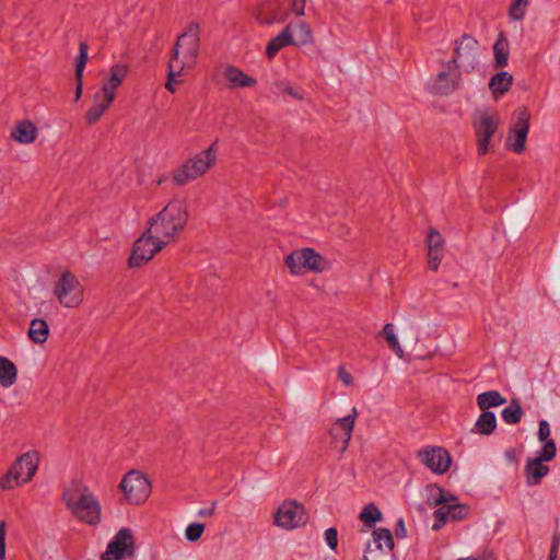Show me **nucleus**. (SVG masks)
I'll list each match as a JSON object with an SVG mask.
<instances>
[{
	"label": "nucleus",
	"mask_w": 560,
	"mask_h": 560,
	"mask_svg": "<svg viewBox=\"0 0 560 560\" xmlns=\"http://www.w3.org/2000/svg\"><path fill=\"white\" fill-rule=\"evenodd\" d=\"M217 505H218V501H213V502L211 503V506H210V508H203V509H200V510L198 511V515H199L200 517H206V516H211V515H213V514H214V511H215V509H217Z\"/></svg>",
	"instance_id": "nucleus-55"
},
{
	"label": "nucleus",
	"mask_w": 560,
	"mask_h": 560,
	"mask_svg": "<svg viewBox=\"0 0 560 560\" xmlns=\"http://www.w3.org/2000/svg\"><path fill=\"white\" fill-rule=\"evenodd\" d=\"M504 456L509 463L513 464L515 467L518 466V454L515 448L506 450Z\"/></svg>",
	"instance_id": "nucleus-54"
},
{
	"label": "nucleus",
	"mask_w": 560,
	"mask_h": 560,
	"mask_svg": "<svg viewBox=\"0 0 560 560\" xmlns=\"http://www.w3.org/2000/svg\"><path fill=\"white\" fill-rule=\"evenodd\" d=\"M290 5H291L292 12L295 15H298V16L304 15L306 0H290Z\"/></svg>",
	"instance_id": "nucleus-49"
},
{
	"label": "nucleus",
	"mask_w": 560,
	"mask_h": 560,
	"mask_svg": "<svg viewBox=\"0 0 560 560\" xmlns=\"http://www.w3.org/2000/svg\"><path fill=\"white\" fill-rule=\"evenodd\" d=\"M559 546H560V537L558 535H555L552 537V544H551V548H550L549 559L548 560H557Z\"/></svg>",
	"instance_id": "nucleus-52"
},
{
	"label": "nucleus",
	"mask_w": 560,
	"mask_h": 560,
	"mask_svg": "<svg viewBox=\"0 0 560 560\" xmlns=\"http://www.w3.org/2000/svg\"><path fill=\"white\" fill-rule=\"evenodd\" d=\"M224 78L229 82L230 89L252 88L257 84V80L246 74L243 70L234 66H226Z\"/></svg>",
	"instance_id": "nucleus-21"
},
{
	"label": "nucleus",
	"mask_w": 560,
	"mask_h": 560,
	"mask_svg": "<svg viewBox=\"0 0 560 560\" xmlns=\"http://www.w3.org/2000/svg\"><path fill=\"white\" fill-rule=\"evenodd\" d=\"M338 377L347 386H351L353 383L352 375L342 365L338 368Z\"/></svg>",
	"instance_id": "nucleus-50"
},
{
	"label": "nucleus",
	"mask_w": 560,
	"mask_h": 560,
	"mask_svg": "<svg viewBox=\"0 0 560 560\" xmlns=\"http://www.w3.org/2000/svg\"><path fill=\"white\" fill-rule=\"evenodd\" d=\"M218 139L209 148L197 153L187 160L180 167L173 172V182L178 186H184L202 175H205L217 162Z\"/></svg>",
	"instance_id": "nucleus-3"
},
{
	"label": "nucleus",
	"mask_w": 560,
	"mask_h": 560,
	"mask_svg": "<svg viewBox=\"0 0 560 560\" xmlns=\"http://www.w3.org/2000/svg\"><path fill=\"white\" fill-rule=\"evenodd\" d=\"M515 117L505 139V148L515 153H522L525 148V107L517 108Z\"/></svg>",
	"instance_id": "nucleus-15"
},
{
	"label": "nucleus",
	"mask_w": 560,
	"mask_h": 560,
	"mask_svg": "<svg viewBox=\"0 0 560 560\" xmlns=\"http://www.w3.org/2000/svg\"><path fill=\"white\" fill-rule=\"evenodd\" d=\"M0 560H5V523H0Z\"/></svg>",
	"instance_id": "nucleus-51"
},
{
	"label": "nucleus",
	"mask_w": 560,
	"mask_h": 560,
	"mask_svg": "<svg viewBox=\"0 0 560 560\" xmlns=\"http://www.w3.org/2000/svg\"><path fill=\"white\" fill-rule=\"evenodd\" d=\"M431 495L428 498V504L431 506L445 505L447 503L446 494L443 488L431 486Z\"/></svg>",
	"instance_id": "nucleus-40"
},
{
	"label": "nucleus",
	"mask_w": 560,
	"mask_h": 560,
	"mask_svg": "<svg viewBox=\"0 0 560 560\" xmlns=\"http://www.w3.org/2000/svg\"><path fill=\"white\" fill-rule=\"evenodd\" d=\"M386 341L388 342L389 347L392 348V350L399 357V358H402L404 357V351L399 345V341L395 335V331H394V325L390 324V323H387L384 327H383V330H382Z\"/></svg>",
	"instance_id": "nucleus-38"
},
{
	"label": "nucleus",
	"mask_w": 560,
	"mask_h": 560,
	"mask_svg": "<svg viewBox=\"0 0 560 560\" xmlns=\"http://www.w3.org/2000/svg\"><path fill=\"white\" fill-rule=\"evenodd\" d=\"M89 57V46L85 42H81L79 46V56L75 60V96L74 101L78 102L82 95L83 90V72Z\"/></svg>",
	"instance_id": "nucleus-24"
},
{
	"label": "nucleus",
	"mask_w": 560,
	"mask_h": 560,
	"mask_svg": "<svg viewBox=\"0 0 560 560\" xmlns=\"http://www.w3.org/2000/svg\"><path fill=\"white\" fill-rule=\"evenodd\" d=\"M359 517L368 526H373L377 522L381 521L382 513H381L380 509L374 503H370L363 508Z\"/></svg>",
	"instance_id": "nucleus-36"
},
{
	"label": "nucleus",
	"mask_w": 560,
	"mask_h": 560,
	"mask_svg": "<svg viewBox=\"0 0 560 560\" xmlns=\"http://www.w3.org/2000/svg\"><path fill=\"white\" fill-rule=\"evenodd\" d=\"M362 560H369L368 556H366V555H364V556H363V558H362Z\"/></svg>",
	"instance_id": "nucleus-60"
},
{
	"label": "nucleus",
	"mask_w": 560,
	"mask_h": 560,
	"mask_svg": "<svg viewBox=\"0 0 560 560\" xmlns=\"http://www.w3.org/2000/svg\"><path fill=\"white\" fill-rule=\"evenodd\" d=\"M525 15V0H513L510 10L509 16L512 20L521 21Z\"/></svg>",
	"instance_id": "nucleus-43"
},
{
	"label": "nucleus",
	"mask_w": 560,
	"mask_h": 560,
	"mask_svg": "<svg viewBox=\"0 0 560 560\" xmlns=\"http://www.w3.org/2000/svg\"><path fill=\"white\" fill-rule=\"evenodd\" d=\"M303 257H304V248L291 253L285 258V265L290 269L291 273L303 275L305 272V264H304Z\"/></svg>",
	"instance_id": "nucleus-34"
},
{
	"label": "nucleus",
	"mask_w": 560,
	"mask_h": 560,
	"mask_svg": "<svg viewBox=\"0 0 560 560\" xmlns=\"http://www.w3.org/2000/svg\"><path fill=\"white\" fill-rule=\"evenodd\" d=\"M174 80H175V77H170V73L167 74V81L165 83V88L170 91V92H175V88H174Z\"/></svg>",
	"instance_id": "nucleus-56"
},
{
	"label": "nucleus",
	"mask_w": 560,
	"mask_h": 560,
	"mask_svg": "<svg viewBox=\"0 0 560 560\" xmlns=\"http://www.w3.org/2000/svg\"><path fill=\"white\" fill-rule=\"evenodd\" d=\"M417 457L428 469L439 475L446 472L452 463L448 451L442 446H427L418 451Z\"/></svg>",
	"instance_id": "nucleus-13"
},
{
	"label": "nucleus",
	"mask_w": 560,
	"mask_h": 560,
	"mask_svg": "<svg viewBox=\"0 0 560 560\" xmlns=\"http://www.w3.org/2000/svg\"><path fill=\"white\" fill-rule=\"evenodd\" d=\"M136 553L135 538L129 528H120L113 540L107 545L101 560H124L132 558Z\"/></svg>",
	"instance_id": "nucleus-10"
},
{
	"label": "nucleus",
	"mask_w": 560,
	"mask_h": 560,
	"mask_svg": "<svg viewBox=\"0 0 560 560\" xmlns=\"http://www.w3.org/2000/svg\"><path fill=\"white\" fill-rule=\"evenodd\" d=\"M188 61L196 62L199 52V25L191 23L186 32L178 36L174 47Z\"/></svg>",
	"instance_id": "nucleus-14"
},
{
	"label": "nucleus",
	"mask_w": 560,
	"mask_h": 560,
	"mask_svg": "<svg viewBox=\"0 0 560 560\" xmlns=\"http://www.w3.org/2000/svg\"><path fill=\"white\" fill-rule=\"evenodd\" d=\"M291 27L292 23H289L281 33L269 40L266 47V57L268 59H273L283 47L295 44Z\"/></svg>",
	"instance_id": "nucleus-20"
},
{
	"label": "nucleus",
	"mask_w": 560,
	"mask_h": 560,
	"mask_svg": "<svg viewBox=\"0 0 560 560\" xmlns=\"http://www.w3.org/2000/svg\"><path fill=\"white\" fill-rule=\"evenodd\" d=\"M290 5H291L292 12L295 15H298V16L304 15L306 0H290Z\"/></svg>",
	"instance_id": "nucleus-48"
},
{
	"label": "nucleus",
	"mask_w": 560,
	"mask_h": 560,
	"mask_svg": "<svg viewBox=\"0 0 560 560\" xmlns=\"http://www.w3.org/2000/svg\"><path fill=\"white\" fill-rule=\"evenodd\" d=\"M470 560H494L492 555L489 553V555H481V556H477V557H470Z\"/></svg>",
	"instance_id": "nucleus-57"
},
{
	"label": "nucleus",
	"mask_w": 560,
	"mask_h": 560,
	"mask_svg": "<svg viewBox=\"0 0 560 560\" xmlns=\"http://www.w3.org/2000/svg\"><path fill=\"white\" fill-rule=\"evenodd\" d=\"M205 525L201 523H191L185 530V537L188 541H197L203 534Z\"/></svg>",
	"instance_id": "nucleus-42"
},
{
	"label": "nucleus",
	"mask_w": 560,
	"mask_h": 560,
	"mask_svg": "<svg viewBox=\"0 0 560 560\" xmlns=\"http://www.w3.org/2000/svg\"><path fill=\"white\" fill-rule=\"evenodd\" d=\"M253 15L257 23L266 26H270L277 22H282L285 19V15H279V10L272 8L270 1L264 2L256 7L253 10Z\"/></svg>",
	"instance_id": "nucleus-22"
},
{
	"label": "nucleus",
	"mask_w": 560,
	"mask_h": 560,
	"mask_svg": "<svg viewBox=\"0 0 560 560\" xmlns=\"http://www.w3.org/2000/svg\"><path fill=\"white\" fill-rule=\"evenodd\" d=\"M276 86L281 91L282 93H285L290 96H292L295 100H303V92L300 90H295L291 84L285 82H278L276 83Z\"/></svg>",
	"instance_id": "nucleus-44"
},
{
	"label": "nucleus",
	"mask_w": 560,
	"mask_h": 560,
	"mask_svg": "<svg viewBox=\"0 0 560 560\" xmlns=\"http://www.w3.org/2000/svg\"><path fill=\"white\" fill-rule=\"evenodd\" d=\"M165 246V241L156 240L153 233L145 232L135 242L128 265L130 268L140 267L153 258L155 253Z\"/></svg>",
	"instance_id": "nucleus-9"
},
{
	"label": "nucleus",
	"mask_w": 560,
	"mask_h": 560,
	"mask_svg": "<svg viewBox=\"0 0 560 560\" xmlns=\"http://www.w3.org/2000/svg\"><path fill=\"white\" fill-rule=\"evenodd\" d=\"M395 535L398 539H402L407 536L405 522H404V518H401V517L397 521V524L395 527Z\"/></svg>",
	"instance_id": "nucleus-53"
},
{
	"label": "nucleus",
	"mask_w": 560,
	"mask_h": 560,
	"mask_svg": "<svg viewBox=\"0 0 560 560\" xmlns=\"http://www.w3.org/2000/svg\"><path fill=\"white\" fill-rule=\"evenodd\" d=\"M495 68H504L509 61V43L503 32L499 33L498 39L493 45Z\"/></svg>",
	"instance_id": "nucleus-28"
},
{
	"label": "nucleus",
	"mask_w": 560,
	"mask_h": 560,
	"mask_svg": "<svg viewBox=\"0 0 560 560\" xmlns=\"http://www.w3.org/2000/svg\"><path fill=\"white\" fill-rule=\"evenodd\" d=\"M506 399L498 390H488L477 396V405L482 411H489L490 408L502 406Z\"/></svg>",
	"instance_id": "nucleus-30"
},
{
	"label": "nucleus",
	"mask_w": 560,
	"mask_h": 560,
	"mask_svg": "<svg viewBox=\"0 0 560 560\" xmlns=\"http://www.w3.org/2000/svg\"><path fill=\"white\" fill-rule=\"evenodd\" d=\"M445 494H446L447 503L457 500V498L454 494L450 493V492H445Z\"/></svg>",
	"instance_id": "nucleus-58"
},
{
	"label": "nucleus",
	"mask_w": 560,
	"mask_h": 560,
	"mask_svg": "<svg viewBox=\"0 0 560 560\" xmlns=\"http://www.w3.org/2000/svg\"><path fill=\"white\" fill-rule=\"evenodd\" d=\"M444 250H428L429 267L438 271Z\"/></svg>",
	"instance_id": "nucleus-45"
},
{
	"label": "nucleus",
	"mask_w": 560,
	"mask_h": 560,
	"mask_svg": "<svg viewBox=\"0 0 560 560\" xmlns=\"http://www.w3.org/2000/svg\"><path fill=\"white\" fill-rule=\"evenodd\" d=\"M308 515L302 504L295 501L283 502L275 514V524L285 529L306 525Z\"/></svg>",
	"instance_id": "nucleus-12"
},
{
	"label": "nucleus",
	"mask_w": 560,
	"mask_h": 560,
	"mask_svg": "<svg viewBox=\"0 0 560 560\" xmlns=\"http://www.w3.org/2000/svg\"><path fill=\"white\" fill-rule=\"evenodd\" d=\"M54 295L63 307L73 308L83 302L84 290L79 279L63 270L54 285Z\"/></svg>",
	"instance_id": "nucleus-6"
},
{
	"label": "nucleus",
	"mask_w": 560,
	"mask_h": 560,
	"mask_svg": "<svg viewBox=\"0 0 560 560\" xmlns=\"http://www.w3.org/2000/svg\"><path fill=\"white\" fill-rule=\"evenodd\" d=\"M495 428V415L492 411H482L475 423L474 431L482 435H490Z\"/></svg>",
	"instance_id": "nucleus-31"
},
{
	"label": "nucleus",
	"mask_w": 560,
	"mask_h": 560,
	"mask_svg": "<svg viewBox=\"0 0 560 560\" xmlns=\"http://www.w3.org/2000/svg\"><path fill=\"white\" fill-rule=\"evenodd\" d=\"M62 501L79 521L92 526L101 523V503L88 486L79 485L74 490L67 489L62 493Z\"/></svg>",
	"instance_id": "nucleus-2"
},
{
	"label": "nucleus",
	"mask_w": 560,
	"mask_h": 560,
	"mask_svg": "<svg viewBox=\"0 0 560 560\" xmlns=\"http://www.w3.org/2000/svg\"><path fill=\"white\" fill-rule=\"evenodd\" d=\"M551 430L550 425L546 420H541L539 422V430H538V439L539 441L544 442V444L547 443V441H553L550 439Z\"/></svg>",
	"instance_id": "nucleus-47"
},
{
	"label": "nucleus",
	"mask_w": 560,
	"mask_h": 560,
	"mask_svg": "<svg viewBox=\"0 0 560 560\" xmlns=\"http://www.w3.org/2000/svg\"><path fill=\"white\" fill-rule=\"evenodd\" d=\"M172 58L168 62V73L170 77L180 75L183 70L187 67L190 68L195 65V62H188L178 51V49L173 48Z\"/></svg>",
	"instance_id": "nucleus-32"
},
{
	"label": "nucleus",
	"mask_w": 560,
	"mask_h": 560,
	"mask_svg": "<svg viewBox=\"0 0 560 560\" xmlns=\"http://www.w3.org/2000/svg\"><path fill=\"white\" fill-rule=\"evenodd\" d=\"M371 550V542H368L364 555H366Z\"/></svg>",
	"instance_id": "nucleus-59"
},
{
	"label": "nucleus",
	"mask_w": 560,
	"mask_h": 560,
	"mask_svg": "<svg viewBox=\"0 0 560 560\" xmlns=\"http://www.w3.org/2000/svg\"><path fill=\"white\" fill-rule=\"evenodd\" d=\"M557 454L555 441H547L538 455L527 460V485L535 486L549 472L546 463L552 460Z\"/></svg>",
	"instance_id": "nucleus-11"
},
{
	"label": "nucleus",
	"mask_w": 560,
	"mask_h": 560,
	"mask_svg": "<svg viewBox=\"0 0 560 560\" xmlns=\"http://www.w3.org/2000/svg\"><path fill=\"white\" fill-rule=\"evenodd\" d=\"M513 83L512 75L506 71L495 73L489 82V88L494 98L505 94Z\"/></svg>",
	"instance_id": "nucleus-26"
},
{
	"label": "nucleus",
	"mask_w": 560,
	"mask_h": 560,
	"mask_svg": "<svg viewBox=\"0 0 560 560\" xmlns=\"http://www.w3.org/2000/svg\"><path fill=\"white\" fill-rule=\"evenodd\" d=\"M39 464V453L30 451L15 459L10 469L0 478V488L14 489L30 482L35 476Z\"/></svg>",
	"instance_id": "nucleus-4"
},
{
	"label": "nucleus",
	"mask_w": 560,
	"mask_h": 560,
	"mask_svg": "<svg viewBox=\"0 0 560 560\" xmlns=\"http://www.w3.org/2000/svg\"><path fill=\"white\" fill-rule=\"evenodd\" d=\"M129 67L126 63H115L110 67L108 78L103 82L101 93L105 96L109 94L115 100V92L121 85L124 80L127 78Z\"/></svg>",
	"instance_id": "nucleus-19"
},
{
	"label": "nucleus",
	"mask_w": 560,
	"mask_h": 560,
	"mask_svg": "<svg viewBox=\"0 0 560 560\" xmlns=\"http://www.w3.org/2000/svg\"><path fill=\"white\" fill-rule=\"evenodd\" d=\"M119 489L128 503L140 505L150 497L151 483L139 470H129L124 475Z\"/></svg>",
	"instance_id": "nucleus-8"
},
{
	"label": "nucleus",
	"mask_w": 560,
	"mask_h": 560,
	"mask_svg": "<svg viewBox=\"0 0 560 560\" xmlns=\"http://www.w3.org/2000/svg\"><path fill=\"white\" fill-rule=\"evenodd\" d=\"M325 541L331 550H336L338 546V532L335 527L325 530Z\"/></svg>",
	"instance_id": "nucleus-46"
},
{
	"label": "nucleus",
	"mask_w": 560,
	"mask_h": 560,
	"mask_svg": "<svg viewBox=\"0 0 560 560\" xmlns=\"http://www.w3.org/2000/svg\"><path fill=\"white\" fill-rule=\"evenodd\" d=\"M427 243H428V250H444L443 249L444 240H443L442 235L439 233V231L435 229H430L428 237H427Z\"/></svg>",
	"instance_id": "nucleus-41"
},
{
	"label": "nucleus",
	"mask_w": 560,
	"mask_h": 560,
	"mask_svg": "<svg viewBox=\"0 0 560 560\" xmlns=\"http://www.w3.org/2000/svg\"><path fill=\"white\" fill-rule=\"evenodd\" d=\"M500 117L493 109H477L472 114V126L477 139L478 155H486L490 152L491 141L498 132Z\"/></svg>",
	"instance_id": "nucleus-5"
},
{
	"label": "nucleus",
	"mask_w": 560,
	"mask_h": 560,
	"mask_svg": "<svg viewBox=\"0 0 560 560\" xmlns=\"http://www.w3.org/2000/svg\"><path fill=\"white\" fill-rule=\"evenodd\" d=\"M187 207L182 200L170 201L156 215L148 221V233L165 241V245L174 240L187 224Z\"/></svg>",
	"instance_id": "nucleus-1"
},
{
	"label": "nucleus",
	"mask_w": 560,
	"mask_h": 560,
	"mask_svg": "<svg viewBox=\"0 0 560 560\" xmlns=\"http://www.w3.org/2000/svg\"><path fill=\"white\" fill-rule=\"evenodd\" d=\"M113 102L114 101L110 94L108 96H105L101 92H96L94 94V103L88 109L85 115L88 122L90 125H93L96 121H98Z\"/></svg>",
	"instance_id": "nucleus-23"
},
{
	"label": "nucleus",
	"mask_w": 560,
	"mask_h": 560,
	"mask_svg": "<svg viewBox=\"0 0 560 560\" xmlns=\"http://www.w3.org/2000/svg\"><path fill=\"white\" fill-rule=\"evenodd\" d=\"M358 416L357 409L353 408L352 412L343 418H339L335 421L330 429V436L334 441L340 439L342 442L341 451L345 452L352 436V431Z\"/></svg>",
	"instance_id": "nucleus-18"
},
{
	"label": "nucleus",
	"mask_w": 560,
	"mask_h": 560,
	"mask_svg": "<svg viewBox=\"0 0 560 560\" xmlns=\"http://www.w3.org/2000/svg\"><path fill=\"white\" fill-rule=\"evenodd\" d=\"M468 514L469 506L466 504L455 503L440 506L433 513L435 521L432 529L440 530L448 520L463 521L468 516Z\"/></svg>",
	"instance_id": "nucleus-16"
},
{
	"label": "nucleus",
	"mask_w": 560,
	"mask_h": 560,
	"mask_svg": "<svg viewBox=\"0 0 560 560\" xmlns=\"http://www.w3.org/2000/svg\"><path fill=\"white\" fill-rule=\"evenodd\" d=\"M18 369L12 361L0 357V385L8 388L16 382Z\"/></svg>",
	"instance_id": "nucleus-29"
},
{
	"label": "nucleus",
	"mask_w": 560,
	"mask_h": 560,
	"mask_svg": "<svg viewBox=\"0 0 560 560\" xmlns=\"http://www.w3.org/2000/svg\"><path fill=\"white\" fill-rule=\"evenodd\" d=\"M28 337L34 343H44L49 336V326L45 319H32L28 328Z\"/></svg>",
	"instance_id": "nucleus-27"
},
{
	"label": "nucleus",
	"mask_w": 560,
	"mask_h": 560,
	"mask_svg": "<svg viewBox=\"0 0 560 560\" xmlns=\"http://www.w3.org/2000/svg\"><path fill=\"white\" fill-rule=\"evenodd\" d=\"M462 71L452 67L439 72L435 77L432 90L440 95H448L454 92L460 84Z\"/></svg>",
	"instance_id": "nucleus-17"
},
{
	"label": "nucleus",
	"mask_w": 560,
	"mask_h": 560,
	"mask_svg": "<svg viewBox=\"0 0 560 560\" xmlns=\"http://www.w3.org/2000/svg\"><path fill=\"white\" fill-rule=\"evenodd\" d=\"M11 137L19 143L30 144L37 138V128L31 120H22L12 129Z\"/></svg>",
	"instance_id": "nucleus-25"
},
{
	"label": "nucleus",
	"mask_w": 560,
	"mask_h": 560,
	"mask_svg": "<svg viewBox=\"0 0 560 560\" xmlns=\"http://www.w3.org/2000/svg\"><path fill=\"white\" fill-rule=\"evenodd\" d=\"M313 32L311 30V26L304 22L301 21L298 23V40H295V46H305L311 43H313Z\"/></svg>",
	"instance_id": "nucleus-39"
},
{
	"label": "nucleus",
	"mask_w": 560,
	"mask_h": 560,
	"mask_svg": "<svg viewBox=\"0 0 560 560\" xmlns=\"http://www.w3.org/2000/svg\"><path fill=\"white\" fill-rule=\"evenodd\" d=\"M304 264H305V271L312 270V271H323V262L324 258L316 253L313 248H304Z\"/></svg>",
	"instance_id": "nucleus-35"
},
{
	"label": "nucleus",
	"mask_w": 560,
	"mask_h": 560,
	"mask_svg": "<svg viewBox=\"0 0 560 560\" xmlns=\"http://www.w3.org/2000/svg\"><path fill=\"white\" fill-rule=\"evenodd\" d=\"M478 42L470 35L464 34L460 39L455 40L454 57L446 62V68L452 67L469 72L478 65Z\"/></svg>",
	"instance_id": "nucleus-7"
},
{
	"label": "nucleus",
	"mask_w": 560,
	"mask_h": 560,
	"mask_svg": "<svg viewBox=\"0 0 560 560\" xmlns=\"http://www.w3.org/2000/svg\"><path fill=\"white\" fill-rule=\"evenodd\" d=\"M501 416L508 424H516L521 422L523 417L521 404L516 399H513L511 404L502 410Z\"/></svg>",
	"instance_id": "nucleus-33"
},
{
	"label": "nucleus",
	"mask_w": 560,
	"mask_h": 560,
	"mask_svg": "<svg viewBox=\"0 0 560 560\" xmlns=\"http://www.w3.org/2000/svg\"><path fill=\"white\" fill-rule=\"evenodd\" d=\"M374 542L376 544V548L382 550L383 544L388 548V550H393L395 547L393 535L388 528H377L373 532Z\"/></svg>",
	"instance_id": "nucleus-37"
},
{
	"label": "nucleus",
	"mask_w": 560,
	"mask_h": 560,
	"mask_svg": "<svg viewBox=\"0 0 560 560\" xmlns=\"http://www.w3.org/2000/svg\"><path fill=\"white\" fill-rule=\"evenodd\" d=\"M458 560H470V557H468V558H460Z\"/></svg>",
	"instance_id": "nucleus-61"
}]
</instances>
